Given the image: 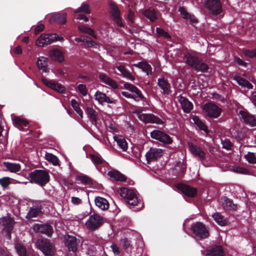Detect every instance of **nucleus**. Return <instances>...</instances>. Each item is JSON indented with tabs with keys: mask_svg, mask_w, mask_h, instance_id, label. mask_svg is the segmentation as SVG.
<instances>
[{
	"mask_svg": "<svg viewBox=\"0 0 256 256\" xmlns=\"http://www.w3.org/2000/svg\"><path fill=\"white\" fill-rule=\"evenodd\" d=\"M120 196L124 198L128 204L131 206L140 204L136 192L132 189L121 188L118 190Z\"/></svg>",
	"mask_w": 256,
	"mask_h": 256,
	"instance_id": "obj_1",
	"label": "nucleus"
},
{
	"mask_svg": "<svg viewBox=\"0 0 256 256\" xmlns=\"http://www.w3.org/2000/svg\"><path fill=\"white\" fill-rule=\"evenodd\" d=\"M31 183H36L42 186H44L50 180L48 172L44 170H36L32 172L30 174Z\"/></svg>",
	"mask_w": 256,
	"mask_h": 256,
	"instance_id": "obj_2",
	"label": "nucleus"
},
{
	"mask_svg": "<svg viewBox=\"0 0 256 256\" xmlns=\"http://www.w3.org/2000/svg\"><path fill=\"white\" fill-rule=\"evenodd\" d=\"M202 110L206 116L212 118H217L221 114L222 109L214 102H208L202 107Z\"/></svg>",
	"mask_w": 256,
	"mask_h": 256,
	"instance_id": "obj_3",
	"label": "nucleus"
},
{
	"mask_svg": "<svg viewBox=\"0 0 256 256\" xmlns=\"http://www.w3.org/2000/svg\"><path fill=\"white\" fill-rule=\"evenodd\" d=\"M104 218L98 214L91 215L86 222V228L90 230H95L104 223Z\"/></svg>",
	"mask_w": 256,
	"mask_h": 256,
	"instance_id": "obj_4",
	"label": "nucleus"
},
{
	"mask_svg": "<svg viewBox=\"0 0 256 256\" xmlns=\"http://www.w3.org/2000/svg\"><path fill=\"white\" fill-rule=\"evenodd\" d=\"M204 5L208 12L213 15L219 14L222 11L220 0H205Z\"/></svg>",
	"mask_w": 256,
	"mask_h": 256,
	"instance_id": "obj_5",
	"label": "nucleus"
},
{
	"mask_svg": "<svg viewBox=\"0 0 256 256\" xmlns=\"http://www.w3.org/2000/svg\"><path fill=\"white\" fill-rule=\"evenodd\" d=\"M192 229L193 233L200 238L204 239L209 236L208 228L201 222L194 224L192 226Z\"/></svg>",
	"mask_w": 256,
	"mask_h": 256,
	"instance_id": "obj_6",
	"label": "nucleus"
},
{
	"mask_svg": "<svg viewBox=\"0 0 256 256\" xmlns=\"http://www.w3.org/2000/svg\"><path fill=\"white\" fill-rule=\"evenodd\" d=\"M36 244L38 248L44 253L45 256L54 255L55 249L50 242L45 240H38Z\"/></svg>",
	"mask_w": 256,
	"mask_h": 256,
	"instance_id": "obj_7",
	"label": "nucleus"
},
{
	"mask_svg": "<svg viewBox=\"0 0 256 256\" xmlns=\"http://www.w3.org/2000/svg\"><path fill=\"white\" fill-rule=\"evenodd\" d=\"M137 116L139 120L144 124H162L163 123L162 120L160 118L152 114L138 112Z\"/></svg>",
	"mask_w": 256,
	"mask_h": 256,
	"instance_id": "obj_8",
	"label": "nucleus"
},
{
	"mask_svg": "<svg viewBox=\"0 0 256 256\" xmlns=\"http://www.w3.org/2000/svg\"><path fill=\"white\" fill-rule=\"evenodd\" d=\"M110 7V12L113 20L115 22L116 25L120 27H123L124 24L122 22L120 18V12L118 8L112 2H109Z\"/></svg>",
	"mask_w": 256,
	"mask_h": 256,
	"instance_id": "obj_9",
	"label": "nucleus"
},
{
	"mask_svg": "<svg viewBox=\"0 0 256 256\" xmlns=\"http://www.w3.org/2000/svg\"><path fill=\"white\" fill-rule=\"evenodd\" d=\"M57 36L56 34H42L36 40V44L38 46H44L56 42Z\"/></svg>",
	"mask_w": 256,
	"mask_h": 256,
	"instance_id": "obj_10",
	"label": "nucleus"
},
{
	"mask_svg": "<svg viewBox=\"0 0 256 256\" xmlns=\"http://www.w3.org/2000/svg\"><path fill=\"white\" fill-rule=\"evenodd\" d=\"M150 136L152 138L164 144H170L172 142V140L168 135L159 130H154L152 132Z\"/></svg>",
	"mask_w": 256,
	"mask_h": 256,
	"instance_id": "obj_11",
	"label": "nucleus"
},
{
	"mask_svg": "<svg viewBox=\"0 0 256 256\" xmlns=\"http://www.w3.org/2000/svg\"><path fill=\"white\" fill-rule=\"evenodd\" d=\"M188 146L190 152L197 158L200 160H202L205 158L206 153L200 147L192 142H188Z\"/></svg>",
	"mask_w": 256,
	"mask_h": 256,
	"instance_id": "obj_12",
	"label": "nucleus"
},
{
	"mask_svg": "<svg viewBox=\"0 0 256 256\" xmlns=\"http://www.w3.org/2000/svg\"><path fill=\"white\" fill-rule=\"evenodd\" d=\"M64 241L68 250L76 254L78 245L77 239L74 236L67 235L64 236Z\"/></svg>",
	"mask_w": 256,
	"mask_h": 256,
	"instance_id": "obj_13",
	"label": "nucleus"
},
{
	"mask_svg": "<svg viewBox=\"0 0 256 256\" xmlns=\"http://www.w3.org/2000/svg\"><path fill=\"white\" fill-rule=\"evenodd\" d=\"M163 154V150L161 148H152L146 154L148 163L160 158Z\"/></svg>",
	"mask_w": 256,
	"mask_h": 256,
	"instance_id": "obj_14",
	"label": "nucleus"
},
{
	"mask_svg": "<svg viewBox=\"0 0 256 256\" xmlns=\"http://www.w3.org/2000/svg\"><path fill=\"white\" fill-rule=\"evenodd\" d=\"M238 116L244 122L249 124L252 126H256V118L254 116L248 113L246 111L244 110H240Z\"/></svg>",
	"mask_w": 256,
	"mask_h": 256,
	"instance_id": "obj_15",
	"label": "nucleus"
},
{
	"mask_svg": "<svg viewBox=\"0 0 256 256\" xmlns=\"http://www.w3.org/2000/svg\"><path fill=\"white\" fill-rule=\"evenodd\" d=\"M158 84L162 90V93L164 94H169L170 92L171 86L167 79L164 76H161L158 80Z\"/></svg>",
	"mask_w": 256,
	"mask_h": 256,
	"instance_id": "obj_16",
	"label": "nucleus"
},
{
	"mask_svg": "<svg viewBox=\"0 0 256 256\" xmlns=\"http://www.w3.org/2000/svg\"><path fill=\"white\" fill-rule=\"evenodd\" d=\"M34 231L51 236L54 232L52 227L47 224H36L34 226Z\"/></svg>",
	"mask_w": 256,
	"mask_h": 256,
	"instance_id": "obj_17",
	"label": "nucleus"
},
{
	"mask_svg": "<svg viewBox=\"0 0 256 256\" xmlns=\"http://www.w3.org/2000/svg\"><path fill=\"white\" fill-rule=\"evenodd\" d=\"M42 81L43 83L48 87L59 92L62 93L64 92V87L61 84L58 83L53 80H48L46 79L42 78Z\"/></svg>",
	"mask_w": 256,
	"mask_h": 256,
	"instance_id": "obj_18",
	"label": "nucleus"
},
{
	"mask_svg": "<svg viewBox=\"0 0 256 256\" xmlns=\"http://www.w3.org/2000/svg\"><path fill=\"white\" fill-rule=\"evenodd\" d=\"M178 188L186 196L194 197L196 194V189L189 186L184 184H178Z\"/></svg>",
	"mask_w": 256,
	"mask_h": 256,
	"instance_id": "obj_19",
	"label": "nucleus"
},
{
	"mask_svg": "<svg viewBox=\"0 0 256 256\" xmlns=\"http://www.w3.org/2000/svg\"><path fill=\"white\" fill-rule=\"evenodd\" d=\"M178 98L184 112L186 113L190 112L193 108L192 103L188 98L181 96H178Z\"/></svg>",
	"mask_w": 256,
	"mask_h": 256,
	"instance_id": "obj_20",
	"label": "nucleus"
},
{
	"mask_svg": "<svg viewBox=\"0 0 256 256\" xmlns=\"http://www.w3.org/2000/svg\"><path fill=\"white\" fill-rule=\"evenodd\" d=\"M94 98L99 104H102L104 102L108 104H115V101L110 98L104 93L97 91L94 94Z\"/></svg>",
	"mask_w": 256,
	"mask_h": 256,
	"instance_id": "obj_21",
	"label": "nucleus"
},
{
	"mask_svg": "<svg viewBox=\"0 0 256 256\" xmlns=\"http://www.w3.org/2000/svg\"><path fill=\"white\" fill-rule=\"evenodd\" d=\"M116 68L120 72L123 78L132 82L135 80L134 76L126 68L125 66L120 64L116 66Z\"/></svg>",
	"mask_w": 256,
	"mask_h": 256,
	"instance_id": "obj_22",
	"label": "nucleus"
},
{
	"mask_svg": "<svg viewBox=\"0 0 256 256\" xmlns=\"http://www.w3.org/2000/svg\"><path fill=\"white\" fill-rule=\"evenodd\" d=\"M99 78L101 82L108 85L114 89L118 88L116 82L105 74H100Z\"/></svg>",
	"mask_w": 256,
	"mask_h": 256,
	"instance_id": "obj_23",
	"label": "nucleus"
},
{
	"mask_svg": "<svg viewBox=\"0 0 256 256\" xmlns=\"http://www.w3.org/2000/svg\"><path fill=\"white\" fill-rule=\"evenodd\" d=\"M184 60H186V64L194 69L200 60L197 57L189 53L186 54L184 56Z\"/></svg>",
	"mask_w": 256,
	"mask_h": 256,
	"instance_id": "obj_24",
	"label": "nucleus"
},
{
	"mask_svg": "<svg viewBox=\"0 0 256 256\" xmlns=\"http://www.w3.org/2000/svg\"><path fill=\"white\" fill-rule=\"evenodd\" d=\"M48 62V58L44 56H40L38 58L37 60V66L39 70H42L43 72H48V70L47 68Z\"/></svg>",
	"mask_w": 256,
	"mask_h": 256,
	"instance_id": "obj_25",
	"label": "nucleus"
},
{
	"mask_svg": "<svg viewBox=\"0 0 256 256\" xmlns=\"http://www.w3.org/2000/svg\"><path fill=\"white\" fill-rule=\"evenodd\" d=\"M178 11L180 12L181 16L184 19L188 20L192 24L197 23V20L195 16L193 15H191L188 14L185 8L183 7H180L178 9Z\"/></svg>",
	"mask_w": 256,
	"mask_h": 256,
	"instance_id": "obj_26",
	"label": "nucleus"
},
{
	"mask_svg": "<svg viewBox=\"0 0 256 256\" xmlns=\"http://www.w3.org/2000/svg\"><path fill=\"white\" fill-rule=\"evenodd\" d=\"M0 223L4 226V228L8 231L12 230L14 224V220L9 216H6L1 218Z\"/></svg>",
	"mask_w": 256,
	"mask_h": 256,
	"instance_id": "obj_27",
	"label": "nucleus"
},
{
	"mask_svg": "<svg viewBox=\"0 0 256 256\" xmlns=\"http://www.w3.org/2000/svg\"><path fill=\"white\" fill-rule=\"evenodd\" d=\"M12 117L14 124L20 130L24 126H26L28 124L26 120L22 118L14 116L13 114H12Z\"/></svg>",
	"mask_w": 256,
	"mask_h": 256,
	"instance_id": "obj_28",
	"label": "nucleus"
},
{
	"mask_svg": "<svg viewBox=\"0 0 256 256\" xmlns=\"http://www.w3.org/2000/svg\"><path fill=\"white\" fill-rule=\"evenodd\" d=\"M134 66L142 70V71L146 73L148 76L152 73V68L150 64L145 62H139L138 64H134Z\"/></svg>",
	"mask_w": 256,
	"mask_h": 256,
	"instance_id": "obj_29",
	"label": "nucleus"
},
{
	"mask_svg": "<svg viewBox=\"0 0 256 256\" xmlns=\"http://www.w3.org/2000/svg\"><path fill=\"white\" fill-rule=\"evenodd\" d=\"M50 22H58L64 24L66 22V13L62 14H56L50 18Z\"/></svg>",
	"mask_w": 256,
	"mask_h": 256,
	"instance_id": "obj_30",
	"label": "nucleus"
},
{
	"mask_svg": "<svg viewBox=\"0 0 256 256\" xmlns=\"http://www.w3.org/2000/svg\"><path fill=\"white\" fill-rule=\"evenodd\" d=\"M50 57L54 60L62 62L64 60V56L62 52L57 49L50 50L49 52Z\"/></svg>",
	"mask_w": 256,
	"mask_h": 256,
	"instance_id": "obj_31",
	"label": "nucleus"
},
{
	"mask_svg": "<svg viewBox=\"0 0 256 256\" xmlns=\"http://www.w3.org/2000/svg\"><path fill=\"white\" fill-rule=\"evenodd\" d=\"M95 203L96 206L102 210H107L109 207L108 201L102 197L96 198Z\"/></svg>",
	"mask_w": 256,
	"mask_h": 256,
	"instance_id": "obj_32",
	"label": "nucleus"
},
{
	"mask_svg": "<svg viewBox=\"0 0 256 256\" xmlns=\"http://www.w3.org/2000/svg\"><path fill=\"white\" fill-rule=\"evenodd\" d=\"M4 166L6 170L12 172H16L20 170L21 166L20 164L4 162Z\"/></svg>",
	"mask_w": 256,
	"mask_h": 256,
	"instance_id": "obj_33",
	"label": "nucleus"
},
{
	"mask_svg": "<svg viewBox=\"0 0 256 256\" xmlns=\"http://www.w3.org/2000/svg\"><path fill=\"white\" fill-rule=\"evenodd\" d=\"M124 88L128 90L129 91L136 94V96L141 99L144 98V96L142 94L141 92L134 86L131 84L129 83L126 82L124 85Z\"/></svg>",
	"mask_w": 256,
	"mask_h": 256,
	"instance_id": "obj_34",
	"label": "nucleus"
},
{
	"mask_svg": "<svg viewBox=\"0 0 256 256\" xmlns=\"http://www.w3.org/2000/svg\"><path fill=\"white\" fill-rule=\"evenodd\" d=\"M224 252L220 246H216L212 249L208 251V256H224Z\"/></svg>",
	"mask_w": 256,
	"mask_h": 256,
	"instance_id": "obj_35",
	"label": "nucleus"
},
{
	"mask_svg": "<svg viewBox=\"0 0 256 256\" xmlns=\"http://www.w3.org/2000/svg\"><path fill=\"white\" fill-rule=\"evenodd\" d=\"M222 200V206L224 209L228 210H236V206L230 199L224 198Z\"/></svg>",
	"mask_w": 256,
	"mask_h": 256,
	"instance_id": "obj_36",
	"label": "nucleus"
},
{
	"mask_svg": "<svg viewBox=\"0 0 256 256\" xmlns=\"http://www.w3.org/2000/svg\"><path fill=\"white\" fill-rule=\"evenodd\" d=\"M108 174L110 178L116 181L122 182L126 180V178L124 175L116 170L110 171L108 172Z\"/></svg>",
	"mask_w": 256,
	"mask_h": 256,
	"instance_id": "obj_37",
	"label": "nucleus"
},
{
	"mask_svg": "<svg viewBox=\"0 0 256 256\" xmlns=\"http://www.w3.org/2000/svg\"><path fill=\"white\" fill-rule=\"evenodd\" d=\"M41 213V208L38 206H33L31 208L26 216V218L30 219L38 216Z\"/></svg>",
	"mask_w": 256,
	"mask_h": 256,
	"instance_id": "obj_38",
	"label": "nucleus"
},
{
	"mask_svg": "<svg viewBox=\"0 0 256 256\" xmlns=\"http://www.w3.org/2000/svg\"><path fill=\"white\" fill-rule=\"evenodd\" d=\"M114 139L116 142L118 146L123 150L126 151L128 148V144L126 140L122 138H119L116 136H114Z\"/></svg>",
	"mask_w": 256,
	"mask_h": 256,
	"instance_id": "obj_39",
	"label": "nucleus"
},
{
	"mask_svg": "<svg viewBox=\"0 0 256 256\" xmlns=\"http://www.w3.org/2000/svg\"><path fill=\"white\" fill-rule=\"evenodd\" d=\"M143 14L152 22L156 21L158 18L156 12L152 10H146L143 12Z\"/></svg>",
	"mask_w": 256,
	"mask_h": 256,
	"instance_id": "obj_40",
	"label": "nucleus"
},
{
	"mask_svg": "<svg viewBox=\"0 0 256 256\" xmlns=\"http://www.w3.org/2000/svg\"><path fill=\"white\" fill-rule=\"evenodd\" d=\"M234 79L238 84L242 87L246 88L248 89L252 88V85L245 79L238 76L236 77Z\"/></svg>",
	"mask_w": 256,
	"mask_h": 256,
	"instance_id": "obj_41",
	"label": "nucleus"
},
{
	"mask_svg": "<svg viewBox=\"0 0 256 256\" xmlns=\"http://www.w3.org/2000/svg\"><path fill=\"white\" fill-rule=\"evenodd\" d=\"M192 120L194 124L196 125L200 130H204L206 132H208L206 126L197 116H194L192 117Z\"/></svg>",
	"mask_w": 256,
	"mask_h": 256,
	"instance_id": "obj_42",
	"label": "nucleus"
},
{
	"mask_svg": "<svg viewBox=\"0 0 256 256\" xmlns=\"http://www.w3.org/2000/svg\"><path fill=\"white\" fill-rule=\"evenodd\" d=\"M194 69L197 72H206L208 70V66L206 64H205L202 60H199L196 66Z\"/></svg>",
	"mask_w": 256,
	"mask_h": 256,
	"instance_id": "obj_43",
	"label": "nucleus"
},
{
	"mask_svg": "<svg viewBox=\"0 0 256 256\" xmlns=\"http://www.w3.org/2000/svg\"><path fill=\"white\" fill-rule=\"evenodd\" d=\"M215 222L220 226H225L226 224V220H224L223 216L219 212H216L212 215Z\"/></svg>",
	"mask_w": 256,
	"mask_h": 256,
	"instance_id": "obj_44",
	"label": "nucleus"
},
{
	"mask_svg": "<svg viewBox=\"0 0 256 256\" xmlns=\"http://www.w3.org/2000/svg\"><path fill=\"white\" fill-rule=\"evenodd\" d=\"M88 116L92 120L93 122H94L95 124L96 123V113L94 109L91 107H88L86 111Z\"/></svg>",
	"mask_w": 256,
	"mask_h": 256,
	"instance_id": "obj_45",
	"label": "nucleus"
},
{
	"mask_svg": "<svg viewBox=\"0 0 256 256\" xmlns=\"http://www.w3.org/2000/svg\"><path fill=\"white\" fill-rule=\"evenodd\" d=\"M45 157L46 159L49 162H52L53 165L58 166L60 164L58 158L54 155L50 153H46Z\"/></svg>",
	"mask_w": 256,
	"mask_h": 256,
	"instance_id": "obj_46",
	"label": "nucleus"
},
{
	"mask_svg": "<svg viewBox=\"0 0 256 256\" xmlns=\"http://www.w3.org/2000/svg\"><path fill=\"white\" fill-rule=\"evenodd\" d=\"M71 105L76 113L79 115L80 118H82L83 112L79 106V104L77 101L74 99H72L71 100Z\"/></svg>",
	"mask_w": 256,
	"mask_h": 256,
	"instance_id": "obj_47",
	"label": "nucleus"
},
{
	"mask_svg": "<svg viewBox=\"0 0 256 256\" xmlns=\"http://www.w3.org/2000/svg\"><path fill=\"white\" fill-rule=\"evenodd\" d=\"M78 29L80 32L89 34L90 35L93 36L94 38H96V36L94 34L93 30L84 26H79L78 27Z\"/></svg>",
	"mask_w": 256,
	"mask_h": 256,
	"instance_id": "obj_48",
	"label": "nucleus"
},
{
	"mask_svg": "<svg viewBox=\"0 0 256 256\" xmlns=\"http://www.w3.org/2000/svg\"><path fill=\"white\" fill-rule=\"evenodd\" d=\"M15 248L19 256H27L26 248L22 244H16L15 245Z\"/></svg>",
	"mask_w": 256,
	"mask_h": 256,
	"instance_id": "obj_49",
	"label": "nucleus"
},
{
	"mask_svg": "<svg viewBox=\"0 0 256 256\" xmlns=\"http://www.w3.org/2000/svg\"><path fill=\"white\" fill-rule=\"evenodd\" d=\"M82 38V42L86 43L88 46L94 47L97 44L94 42L92 39L86 36H80Z\"/></svg>",
	"mask_w": 256,
	"mask_h": 256,
	"instance_id": "obj_50",
	"label": "nucleus"
},
{
	"mask_svg": "<svg viewBox=\"0 0 256 256\" xmlns=\"http://www.w3.org/2000/svg\"><path fill=\"white\" fill-rule=\"evenodd\" d=\"M156 32L158 37L163 36L166 39L170 38V36L167 32H165L163 29L160 28H156Z\"/></svg>",
	"mask_w": 256,
	"mask_h": 256,
	"instance_id": "obj_51",
	"label": "nucleus"
},
{
	"mask_svg": "<svg viewBox=\"0 0 256 256\" xmlns=\"http://www.w3.org/2000/svg\"><path fill=\"white\" fill-rule=\"evenodd\" d=\"M88 157L91 159L93 163L95 164H100L103 162L102 158L100 156L96 154H90Z\"/></svg>",
	"mask_w": 256,
	"mask_h": 256,
	"instance_id": "obj_52",
	"label": "nucleus"
},
{
	"mask_svg": "<svg viewBox=\"0 0 256 256\" xmlns=\"http://www.w3.org/2000/svg\"><path fill=\"white\" fill-rule=\"evenodd\" d=\"M84 12L87 14H90V10L89 8V6L88 4H82L81 6L78 8L76 11L75 13Z\"/></svg>",
	"mask_w": 256,
	"mask_h": 256,
	"instance_id": "obj_53",
	"label": "nucleus"
},
{
	"mask_svg": "<svg viewBox=\"0 0 256 256\" xmlns=\"http://www.w3.org/2000/svg\"><path fill=\"white\" fill-rule=\"evenodd\" d=\"M245 158L250 163L256 164V154L254 153L248 152L245 155Z\"/></svg>",
	"mask_w": 256,
	"mask_h": 256,
	"instance_id": "obj_54",
	"label": "nucleus"
},
{
	"mask_svg": "<svg viewBox=\"0 0 256 256\" xmlns=\"http://www.w3.org/2000/svg\"><path fill=\"white\" fill-rule=\"evenodd\" d=\"M77 180L85 184H92L91 180L86 176H78Z\"/></svg>",
	"mask_w": 256,
	"mask_h": 256,
	"instance_id": "obj_55",
	"label": "nucleus"
},
{
	"mask_svg": "<svg viewBox=\"0 0 256 256\" xmlns=\"http://www.w3.org/2000/svg\"><path fill=\"white\" fill-rule=\"evenodd\" d=\"M76 90L78 91L83 96H86L88 94V89L86 85L80 84L78 86Z\"/></svg>",
	"mask_w": 256,
	"mask_h": 256,
	"instance_id": "obj_56",
	"label": "nucleus"
},
{
	"mask_svg": "<svg viewBox=\"0 0 256 256\" xmlns=\"http://www.w3.org/2000/svg\"><path fill=\"white\" fill-rule=\"evenodd\" d=\"M112 251L115 256H120V248L116 244L113 243L110 246Z\"/></svg>",
	"mask_w": 256,
	"mask_h": 256,
	"instance_id": "obj_57",
	"label": "nucleus"
},
{
	"mask_svg": "<svg viewBox=\"0 0 256 256\" xmlns=\"http://www.w3.org/2000/svg\"><path fill=\"white\" fill-rule=\"evenodd\" d=\"M10 184V178L4 177L2 178H0V184L2 188H6Z\"/></svg>",
	"mask_w": 256,
	"mask_h": 256,
	"instance_id": "obj_58",
	"label": "nucleus"
},
{
	"mask_svg": "<svg viewBox=\"0 0 256 256\" xmlns=\"http://www.w3.org/2000/svg\"><path fill=\"white\" fill-rule=\"evenodd\" d=\"M233 171L242 174H246L248 172V170L242 167L236 166L232 168Z\"/></svg>",
	"mask_w": 256,
	"mask_h": 256,
	"instance_id": "obj_59",
	"label": "nucleus"
},
{
	"mask_svg": "<svg viewBox=\"0 0 256 256\" xmlns=\"http://www.w3.org/2000/svg\"><path fill=\"white\" fill-rule=\"evenodd\" d=\"M120 242L122 246L125 250H128L131 247L130 243L127 238H124Z\"/></svg>",
	"mask_w": 256,
	"mask_h": 256,
	"instance_id": "obj_60",
	"label": "nucleus"
},
{
	"mask_svg": "<svg viewBox=\"0 0 256 256\" xmlns=\"http://www.w3.org/2000/svg\"><path fill=\"white\" fill-rule=\"evenodd\" d=\"M222 147L224 148L226 150H230L232 146V143L228 139H224V140H222Z\"/></svg>",
	"mask_w": 256,
	"mask_h": 256,
	"instance_id": "obj_61",
	"label": "nucleus"
},
{
	"mask_svg": "<svg viewBox=\"0 0 256 256\" xmlns=\"http://www.w3.org/2000/svg\"><path fill=\"white\" fill-rule=\"evenodd\" d=\"M244 54L246 56L254 58L256 56V50H245Z\"/></svg>",
	"mask_w": 256,
	"mask_h": 256,
	"instance_id": "obj_62",
	"label": "nucleus"
},
{
	"mask_svg": "<svg viewBox=\"0 0 256 256\" xmlns=\"http://www.w3.org/2000/svg\"><path fill=\"white\" fill-rule=\"evenodd\" d=\"M122 94L123 96H125L126 98H134L136 100H138V97L137 96H134L132 94L128 92H122Z\"/></svg>",
	"mask_w": 256,
	"mask_h": 256,
	"instance_id": "obj_63",
	"label": "nucleus"
},
{
	"mask_svg": "<svg viewBox=\"0 0 256 256\" xmlns=\"http://www.w3.org/2000/svg\"><path fill=\"white\" fill-rule=\"evenodd\" d=\"M134 17L135 15L134 12L131 10L129 9L128 10V19L131 23L134 22Z\"/></svg>",
	"mask_w": 256,
	"mask_h": 256,
	"instance_id": "obj_64",
	"label": "nucleus"
}]
</instances>
